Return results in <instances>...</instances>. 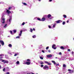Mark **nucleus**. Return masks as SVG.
Listing matches in <instances>:
<instances>
[{
	"instance_id": "f257e3e1",
	"label": "nucleus",
	"mask_w": 74,
	"mask_h": 74,
	"mask_svg": "<svg viewBox=\"0 0 74 74\" xmlns=\"http://www.w3.org/2000/svg\"><path fill=\"white\" fill-rule=\"evenodd\" d=\"M12 19V17H11L10 16L9 17V19H8L7 20V23L9 24V25H10V23H11V19Z\"/></svg>"
},
{
	"instance_id": "6e6d98bb",
	"label": "nucleus",
	"mask_w": 74,
	"mask_h": 74,
	"mask_svg": "<svg viewBox=\"0 0 74 74\" xmlns=\"http://www.w3.org/2000/svg\"><path fill=\"white\" fill-rule=\"evenodd\" d=\"M2 58H3L2 57L0 58V60H1V59H2Z\"/></svg>"
},
{
	"instance_id": "603ef678",
	"label": "nucleus",
	"mask_w": 74,
	"mask_h": 74,
	"mask_svg": "<svg viewBox=\"0 0 74 74\" xmlns=\"http://www.w3.org/2000/svg\"><path fill=\"white\" fill-rule=\"evenodd\" d=\"M26 30H27V29H25L23 30L24 31H26Z\"/></svg>"
},
{
	"instance_id": "9d476101",
	"label": "nucleus",
	"mask_w": 74,
	"mask_h": 74,
	"mask_svg": "<svg viewBox=\"0 0 74 74\" xmlns=\"http://www.w3.org/2000/svg\"><path fill=\"white\" fill-rule=\"evenodd\" d=\"M45 63H46L48 65H51V63L48 62L46 61L45 62Z\"/></svg>"
},
{
	"instance_id": "0eeeda50",
	"label": "nucleus",
	"mask_w": 74,
	"mask_h": 74,
	"mask_svg": "<svg viewBox=\"0 0 74 74\" xmlns=\"http://www.w3.org/2000/svg\"><path fill=\"white\" fill-rule=\"evenodd\" d=\"M56 45L55 44L53 45L52 46V48H53L54 49H56V47L54 48V47H55Z\"/></svg>"
},
{
	"instance_id": "f704fd0d",
	"label": "nucleus",
	"mask_w": 74,
	"mask_h": 74,
	"mask_svg": "<svg viewBox=\"0 0 74 74\" xmlns=\"http://www.w3.org/2000/svg\"><path fill=\"white\" fill-rule=\"evenodd\" d=\"M11 7H9L8 8V10H11Z\"/></svg>"
},
{
	"instance_id": "f03ea898",
	"label": "nucleus",
	"mask_w": 74,
	"mask_h": 74,
	"mask_svg": "<svg viewBox=\"0 0 74 74\" xmlns=\"http://www.w3.org/2000/svg\"><path fill=\"white\" fill-rule=\"evenodd\" d=\"M43 69L44 70H48L49 69V67L47 65H45L43 67Z\"/></svg>"
},
{
	"instance_id": "ea45409f",
	"label": "nucleus",
	"mask_w": 74,
	"mask_h": 74,
	"mask_svg": "<svg viewBox=\"0 0 74 74\" xmlns=\"http://www.w3.org/2000/svg\"><path fill=\"white\" fill-rule=\"evenodd\" d=\"M5 68H4L3 69V71H5Z\"/></svg>"
},
{
	"instance_id": "5fc2aeb1",
	"label": "nucleus",
	"mask_w": 74,
	"mask_h": 74,
	"mask_svg": "<svg viewBox=\"0 0 74 74\" xmlns=\"http://www.w3.org/2000/svg\"><path fill=\"white\" fill-rule=\"evenodd\" d=\"M33 30L34 31H35V29L33 28Z\"/></svg>"
},
{
	"instance_id": "49530a36",
	"label": "nucleus",
	"mask_w": 74,
	"mask_h": 74,
	"mask_svg": "<svg viewBox=\"0 0 74 74\" xmlns=\"http://www.w3.org/2000/svg\"><path fill=\"white\" fill-rule=\"evenodd\" d=\"M42 52H43V53H44L45 52H44V50H42Z\"/></svg>"
},
{
	"instance_id": "f8f14e48",
	"label": "nucleus",
	"mask_w": 74,
	"mask_h": 74,
	"mask_svg": "<svg viewBox=\"0 0 74 74\" xmlns=\"http://www.w3.org/2000/svg\"><path fill=\"white\" fill-rule=\"evenodd\" d=\"M45 20V18L43 17L41 20V21H44Z\"/></svg>"
},
{
	"instance_id": "7c9ffc66",
	"label": "nucleus",
	"mask_w": 74,
	"mask_h": 74,
	"mask_svg": "<svg viewBox=\"0 0 74 74\" xmlns=\"http://www.w3.org/2000/svg\"><path fill=\"white\" fill-rule=\"evenodd\" d=\"M40 64H44V62H40Z\"/></svg>"
},
{
	"instance_id": "774afa93",
	"label": "nucleus",
	"mask_w": 74,
	"mask_h": 74,
	"mask_svg": "<svg viewBox=\"0 0 74 74\" xmlns=\"http://www.w3.org/2000/svg\"><path fill=\"white\" fill-rule=\"evenodd\" d=\"M50 19H52V18H50Z\"/></svg>"
},
{
	"instance_id": "c85d7f7f",
	"label": "nucleus",
	"mask_w": 74,
	"mask_h": 74,
	"mask_svg": "<svg viewBox=\"0 0 74 74\" xmlns=\"http://www.w3.org/2000/svg\"><path fill=\"white\" fill-rule=\"evenodd\" d=\"M30 30L31 32H33V29H32L30 28Z\"/></svg>"
},
{
	"instance_id": "473e14b6",
	"label": "nucleus",
	"mask_w": 74,
	"mask_h": 74,
	"mask_svg": "<svg viewBox=\"0 0 74 74\" xmlns=\"http://www.w3.org/2000/svg\"><path fill=\"white\" fill-rule=\"evenodd\" d=\"M37 20H38V21H41V20L40 19V18H38L37 19Z\"/></svg>"
},
{
	"instance_id": "c9c22d12",
	"label": "nucleus",
	"mask_w": 74,
	"mask_h": 74,
	"mask_svg": "<svg viewBox=\"0 0 74 74\" xmlns=\"http://www.w3.org/2000/svg\"><path fill=\"white\" fill-rule=\"evenodd\" d=\"M48 48H49V47H47L46 48V49H48Z\"/></svg>"
},
{
	"instance_id": "4468645a",
	"label": "nucleus",
	"mask_w": 74,
	"mask_h": 74,
	"mask_svg": "<svg viewBox=\"0 0 74 74\" xmlns=\"http://www.w3.org/2000/svg\"><path fill=\"white\" fill-rule=\"evenodd\" d=\"M22 31H20V34H19V36H21L22 35Z\"/></svg>"
},
{
	"instance_id": "c03bdc74",
	"label": "nucleus",
	"mask_w": 74,
	"mask_h": 74,
	"mask_svg": "<svg viewBox=\"0 0 74 74\" xmlns=\"http://www.w3.org/2000/svg\"><path fill=\"white\" fill-rule=\"evenodd\" d=\"M6 74H10V73L9 72H7L6 73Z\"/></svg>"
},
{
	"instance_id": "37998d69",
	"label": "nucleus",
	"mask_w": 74,
	"mask_h": 74,
	"mask_svg": "<svg viewBox=\"0 0 74 74\" xmlns=\"http://www.w3.org/2000/svg\"><path fill=\"white\" fill-rule=\"evenodd\" d=\"M49 28L50 29H51V26H50V25H49Z\"/></svg>"
},
{
	"instance_id": "e2e57ef3",
	"label": "nucleus",
	"mask_w": 74,
	"mask_h": 74,
	"mask_svg": "<svg viewBox=\"0 0 74 74\" xmlns=\"http://www.w3.org/2000/svg\"><path fill=\"white\" fill-rule=\"evenodd\" d=\"M39 1H41V0H39Z\"/></svg>"
},
{
	"instance_id": "72a5a7b5",
	"label": "nucleus",
	"mask_w": 74,
	"mask_h": 74,
	"mask_svg": "<svg viewBox=\"0 0 74 74\" xmlns=\"http://www.w3.org/2000/svg\"><path fill=\"white\" fill-rule=\"evenodd\" d=\"M20 38V37L19 36H18L16 37V38Z\"/></svg>"
},
{
	"instance_id": "864d4df0",
	"label": "nucleus",
	"mask_w": 74,
	"mask_h": 74,
	"mask_svg": "<svg viewBox=\"0 0 74 74\" xmlns=\"http://www.w3.org/2000/svg\"><path fill=\"white\" fill-rule=\"evenodd\" d=\"M73 53H74V52H73V51H72V54H73Z\"/></svg>"
},
{
	"instance_id": "20e7f679",
	"label": "nucleus",
	"mask_w": 74,
	"mask_h": 74,
	"mask_svg": "<svg viewBox=\"0 0 74 74\" xmlns=\"http://www.w3.org/2000/svg\"><path fill=\"white\" fill-rule=\"evenodd\" d=\"M47 58H51L52 56L51 54L48 55L47 56Z\"/></svg>"
},
{
	"instance_id": "7ed1b4c3",
	"label": "nucleus",
	"mask_w": 74,
	"mask_h": 74,
	"mask_svg": "<svg viewBox=\"0 0 74 74\" xmlns=\"http://www.w3.org/2000/svg\"><path fill=\"white\" fill-rule=\"evenodd\" d=\"M2 62H3V63H7L8 62L7 60H3L2 61Z\"/></svg>"
},
{
	"instance_id": "13d9d810",
	"label": "nucleus",
	"mask_w": 74,
	"mask_h": 74,
	"mask_svg": "<svg viewBox=\"0 0 74 74\" xmlns=\"http://www.w3.org/2000/svg\"><path fill=\"white\" fill-rule=\"evenodd\" d=\"M69 21L68 20L67 21V23H69Z\"/></svg>"
},
{
	"instance_id": "412c9836",
	"label": "nucleus",
	"mask_w": 74,
	"mask_h": 74,
	"mask_svg": "<svg viewBox=\"0 0 74 74\" xmlns=\"http://www.w3.org/2000/svg\"><path fill=\"white\" fill-rule=\"evenodd\" d=\"M63 16L65 18H66L67 16L65 15H63Z\"/></svg>"
},
{
	"instance_id": "2eb2a0df",
	"label": "nucleus",
	"mask_w": 74,
	"mask_h": 74,
	"mask_svg": "<svg viewBox=\"0 0 74 74\" xmlns=\"http://www.w3.org/2000/svg\"><path fill=\"white\" fill-rule=\"evenodd\" d=\"M16 30H15V29H14L13 30V32L14 33H16Z\"/></svg>"
},
{
	"instance_id": "39448f33",
	"label": "nucleus",
	"mask_w": 74,
	"mask_h": 74,
	"mask_svg": "<svg viewBox=\"0 0 74 74\" xmlns=\"http://www.w3.org/2000/svg\"><path fill=\"white\" fill-rule=\"evenodd\" d=\"M0 43H1L2 45H4V43L3 41L1 40L0 41Z\"/></svg>"
},
{
	"instance_id": "b1692460",
	"label": "nucleus",
	"mask_w": 74,
	"mask_h": 74,
	"mask_svg": "<svg viewBox=\"0 0 74 74\" xmlns=\"http://www.w3.org/2000/svg\"><path fill=\"white\" fill-rule=\"evenodd\" d=\"M65 23H66V22H65L64 21L62 23V25H65Z\"/></svg>"
},
{
	"instance_id": "5701e85b",
	"label": "nucleus",
	"mask_w": 74,
	"mask_h": 74,
	"mask_svg": "<svg viewBox=\"0 0 74 74\" xmlns=\"http://www.w3.org/2000/svg\"><path fill=\"white\" fill-rule=\"evenodd\" d=\"M18 55V53H17L16 54H15L14 55V56H17Z\"/></svg>"
},
{
	"instance_id": "393cba45",
	"label": "nucleus",
	"mask_w": 74,
	"mask_h": 74,
	"mask_svg": "<svg viewBox=\"0 0 74 74\" xmlns=\"http://www.w3.org/2000/svg\"><path fill=\"white\" fill-rule=\"evenodd\" d=\"M8 46L9 47H12V45L11 44H9L8 45Z\"/></svg>"
},
{
	"instance_id": "bf43d9fd",
	"label": "nucleus",
	"mask_w": 74,
	"mask_h": 74,
	"mask_svg": "<svg viewBox=\"0 0 74 74\" xmlns=\"http://www.w3.org/2000/svg\"><path fill=\"white\" fill-rule=\"evenodd\" d=\"M36 64H37V65H38V63H36Z\"/></svg>"
},
{
	"instance_id": "a19ab883",
	"label": "nucleus",
	"mask_w": 74,
	"mask_h": 74,
	"mask_svg": "<svg viewBox=\"0 0 74 74\" xmlns=\"http://www.w3.org/2000/svg\"><path fill=\"white\" fill-rule=\"evenodd\" d=\"M25 25V23L23 22L22 24V25Z\"/></svg>"
},
{
	"instance_id": "423d86ee",
	"label": "nucleus",
	"mask_w": 74,
	"mask_h": 74,
	"mask_svg": "<svg viewBox=\"0 0 74 74\" xmlns=\"http://www.w3.org/2000/svg\"><path fill=\"white\" fill-rule=\"evenodd\" d=\"M61 20H59L58 21H55V23H60V21Z\"/></svg>"
},
{
	"instance_id": "09e8293b",
	"label": "nucleus",
	"mask_w": 74,
	"mask_h": 74,
	"mask_svg": "<svg viewBox=\"0 0 74 74\" xmlns=\"http://www.w3.org/2000/svg\"><path fill=\"white\" fill-rule=\"evenodd\" d=\"M48 52H51V50H48Z\"/></svg>"
},
{
	"instance_id": "de8ad7c7",
	"label": "nucleus",
	"mask_w": 74,
	"mask_h": 74,
	"mask_svg": "<svg viewBox=\"0 0 74 74\" xmlns=\"http://www.w3.org/2000/svg\"><path fill=\"white\" fill-rule=\"evenodd\" d=\"M27 61H30V60L29 59H28L27 60Z\"/></svg>"
},
{
	"instance_id": "6ab92c4d",
	"label": "nucleus",
	"mask_w": 74,
	"mask_h": 74,
	"mask_svg": "<svg viewBox=\"0 0 74 74\" xmlns=\"http://www.w3.org/2000/svg\"><path fill=\"white\" fill-rule=\"evenodd\" d=\"M56 24L54 23V24L53 25V27H55V26H56Z\"/></svg>"
},
{
	"instance_id": "aec40b11",
	"label": "nucleus",
	"mask_w": 74,
	"mask_h": 74,
	"mask_svg": "<svg viewBox=\"0 0 74 74\" xmlns=\"http://www.w3.org/2000/svg\"><path fill=\"white\" fill-rule=\"evenodd\" d=\"M66 65H65V64H64L63 65V67H66Z\"/></svg>"
},
{
	"instance_id": "4be33fe9",
	"label": "nucleus",
	"mask_w": 74,
	"mask_h": 74,
	"mask_svg": "<svg viewBox=\"0 0 74 74\" xmlns=\"http://www.w3.org/2000/svg\"><path fill=\"white\" fill-rule=\"evenodd\" d=\"M16 64H19V61H17L16 62Z\"/></svg>"
},
{
	"instance_id": "6e6552de",
	"label": "nucleus",
	"mask_w": 74,
	"mask_h": 74,
	"mask_svg": "<svg viewBox=\"0 0 74 74\" xmlns=\"http://www.w3.org/2000/svg\"><path fill=\"white\" fill-rule=\"evenodd\" d=\"M68 71H69V73H73V70H71V69H68Z\"/></svg>"
},
{
	"instance_id": "052dcab7",
	"label": "nucleus",
	"mask_w": 74,
	"mask_h": 74,
	"mask_svg": "<svg viewBox=\"0 0 74 74\" xmlns=\"http://www.w3.org/2000/svg\"><path fill=\"white\" fill-rule=\"evenodd\" d=\"M9 69V68H8V67H7V69Z\"/></svg>"
},
{
	"instance_id": "dca6fc26",
	"label": "nucleus",
	"mask_w": 74,
	"mask_h": 74,
	"mask_svg": "<svg viewBox=\"0 0 74 74\" xmlns=\"http://www.w3.org/2000/svg\"><path fill=\"white\" fill-rule=\"evenodd\" d=\"M47 16L48 18H50V17L51 16V15L50 14H49V15H48Z\"/></svg>"
},
{
	"instance_id": "58836bf2",
	"label": "nucleus",
	"mask_w": 74,
	"mask_h": 74,
	"mask_svg": "<svg viewBox=\"0 0 74 74\" xmlns=\"http://www.w3.org/2000/svg\"><path fill=\"white\" fill-rule=\"evenodd\" d=\"M68 51L69 52L70 51H71L70 49H68Z\"/></svg>"
},
{
	"instance_id": "2f4dec72",
	"label": "nucleus",
	"mask_w": 74,
	"mask_h": 74,
	"mask_svg": "<svg viewBox=\"0 0 74 74\" xmlns=\"http://www.w3.org/2000/svg\"><path fill=\"white\" fill-rule=\"evenodd\" d=\"M4 56V55H3V54H0V56Z\"/></svg>"
},
{
	"instance_id": "3c124183",
	"label": "nucleus",
	"mask_w": 74,
	"mask_h": 74,
	"mask_svg": "<svg viewBox=\"0 0 74 74\" xmlns=\"http://www.w3.org/2000/svg\"><path fill=\"white\" fill-rule=\"evenodd\" d=\"M52 1V0H49V1H50V2H51V1Z\"/></svg>"
},
{
	"instance_id": "a211bd4d",
	"label": "nucleus",
	"mask_w": 74,
	"mask_h": 74,
	"mask_svg": "<svg viewBox=\"0 0 74 74\" xmlns=\"http://www.w3.org/2000/svg\"><path fill=\"white\" fill-rule=\"evenodd\" d=\"M60 48L61 49H64V48L63 46L61 47Z\"/></svg>"
},
{
	"instance_id": "69168bd1",
	"label": "nucleus",
	"mask_w": 74,
	"mask_h": 74,
	"mask_svg": "<svg viewBox=\"0 0 74 74\" xmlns=\"http://www.w3.org/2000/svg\"><path fill=\"white\" fill-rule=\"evenodd\" d=\"M50 69H51V68H50Z\"/></svg>"
},
{
	"instance_id": "e433bc0d",
	"label": "nucleus",
	"mask_w": 74,
	"mask_h": 74,
	"mask_svg": "<svg viewBox=\"0 0 74 74\" xmlns=\"http://www.w3.org/2000/svg\"><path fill=\"white\" fill-rule=\"evenodd\" d=\"M40 67H44V65H42L40 66Z\"/></svg>"
},
{
	"instance_id": "4d7b16f0",
	"label": "nucleus",
	"mask_w": 74,
	"mask_h": 74,
	"mask_svg": "<svg viewBox=\"0 0 74 74\" xmlns=\"http://www.w3.org/2000/svg\"><path fill=\"white\" fill-rule=\"evenodd\" d=\"M1 66L0 65V69H1Z\"/></svg>"
},
{
	"instance_id": "c756f323",
	"label": "nucleus",
	"mask_w": 74,
	"mask_h": 74,
	"mask_svg": "<svg viewBox=\"0 0 74 74\" xmlns=\"http://www.w3.org/2000/svg\"><path fill=\"white\" fill-rule=\"evenodd\" d=\"M7 27V25L5 24V25L4 26V27Z\"/></svg>"
},
{
	"instance_id": "0e129e2a",
	"label": "nucleus",
	"mask_w": 74,
	"mask_h": 74,
	"mask_svg": "<svg viewBox=\"0 0 74 74\" xmlns=\"http://www.w3.org/2000/svg\"><path fill=\"white\" fill-rule=\"evenodd\" d=\"M27 74H30L29 73H27Z\"/></svg>"
},
{
	"instance_id": "a18cd8bd",
	"label": "nucleus",
	"mask_w": 74,
	"mask_h": 74,
	"mask_svg": "<svg viewBox=\"0 0 74 74\" xmlns=\"http://www.w3.org/2000/svg\"><path fill=\"white\" fill-rule=\"evenodd\" d=\"M61 54H62V53L61 52H60L59 53V55H61Z\"/></svg>"
},
{
	"instance_id": "cd10ccee",
	"label": "nucleus",
	"mask_w": 74,
	"mask_h": 74,
	"mask_svg": "<svg viewBox=\"0 0 74 74\" xmlns=\"http://www.w3.org/2000/svg\"><path fill=\"white\" fill-rule=\"evenodd\" d=\"M32 37L33 38H36V36L35 35H34V36H33Z\"/></svg>"
},
{
	"instance_id": "f3484780",
	"label": "nucleus",
	"mask_w": 74,
	"mask_h": 74,
	"mask_svg": "<svg viewBox=\"0 0 74 74\" xmlns=\"http://www.w3.org/2000/svg\"><path fill=\"white\" fill-rule=\"evenodd\" d=\"M52 62L54 63V64H56V62H55V61H52Z\"/></svg>"
},
{
	"instance_id": "9b49d317",
	"label": "nucleus",
	"mask_w": 74,
	"mask_h": 74,
	"mask_svg": "<svg viewBox=\"0 0 74 74\" xmlns=\"http://www.w3.org/2000/svg\"><path fill=\"white\" fill-rule=\"evenodd\" d=\"M3 17H4V16H3L2 17V21H5V18H3Z\"/></svg>"
},
{
	"instance_id": "8fccbe9b",
	"label": "nucleus",
	"mask_w": 74,
	"mask_h": 74,
	"mask_svg": "<svg viewBox=\"0 0 74 74\" xmlns=\"http://www.w3.org/2000/svg\"><path fill=\"white\" fill-rule=\"evenodd\" d=\"M59 64H56V66H59Z\"/></svg>"
},
{
	"instance_id": "680f3d73",
	"label": "nucleus",
	"mask_w": 74,
	"mask_h": 74,
	"mask_svg": "<svg viewBox=\"0 0 74 74\" xmlns=\"http://www.w3.org/2000/svg\"><path fill=\"white\" fill-rule=\"evenodd\" d=\"M56 59H58V57H56Z\"/></svg>"
},
{
	"instance_id": "79ce46f5",
	"label": "nucleus",
	"mask_w": 74,
	"mask_h": 74,
	"mask_svg": "<svg viewBox=\"0 0 74 74\" xmlns=\"http://www.w3.org/2000/svg\"><path fill=\"white\" fill-rule=\"evenodd\" d=\"M2 23H5V21H3V22H2Z\"/></svg>"
},
{
	"instance_id": "4c0bfd02",
	"label": "nucleus",
	"mask_w": 74,
	"mask_h": 74,
	"mask_svg": "<svg viewBox=\"0 0 74 74\" xmlns=\"http://www.w3.org/2000/svg\"><path fill=\"white\" fill-rule=\"evenodd\" d=\"M10 33L12 34H12V31H10Z\"/></svg>"
},
{
	"instance_id": "bb28decb",
	"label": "nucleus",
	"mask_w": 74,
	"mask_h": 74,
	"mask_svg": "<svg viewBox=\"0 0 74 74\" xmlns=\"http://www.w3.org/2000/svg\"><path fill=\"white\" fill-rule=\"evenodd\" d=\"M23 5H27V4L25 3H23Z\"/></svg>"
},
{
	"instance_id": "1a4fd4ad",
	"label": "nucleus",
	"mask_w": 74,
	"mask_h": 74,
	"mask_svg": "<svg viewBox=\"0 0 74 74\" xmlns=\"http://www.w3.org/2000/svg\"><path fill=\"white\" fill-rule=\"evenodd\" d=\"M6 12L8 13V14H10V13H11V11H9L7 9H6Z\"/></svg>"
},
{
	"instance_id": "ddd939ff",
	"label": "nucleus",
	"mask_w": 74,
	"mask_h": 74,
	"mask_svg": "<svg viewBox=\"0 0 74 74\" xmlns=\"http://www.w3.org/2000/svg\"><path fill=\"white\" fill-rule=\"evenodd\" d=\"M26 64H27V65H29V64H30V62H27Z\"/></svg>"
},
{
	"instance_id": "338daca9",
	"label": "nucleus",
	"mask_w": 74,
	"mask_h": 74,
	"mask_svg": "<svg viewBox=\"0 0 74 74\" xmlns=\"http://www.w3.org/2000/svg\"><path fill=\"white\" fill-rule=\"evenodd\" d=\"M73 40H74V38H73Z\"/></svg>"
},
{
	"instance_id": "a878e982",
	"label": "nucleus",
	"mask_w": 74,
	"mask_h": 74,
	"mask_svg": "<svg viewBox=\"0 0 74 74\" xmlns=\"http://www.w3.org/2000/svg\"><path fill=\"white\" fill-rule=\"evenodd\" d=\"M40 59H42H42H43V58H42V57L41 56H40Z\"/></svg>"
}]
</instances>
